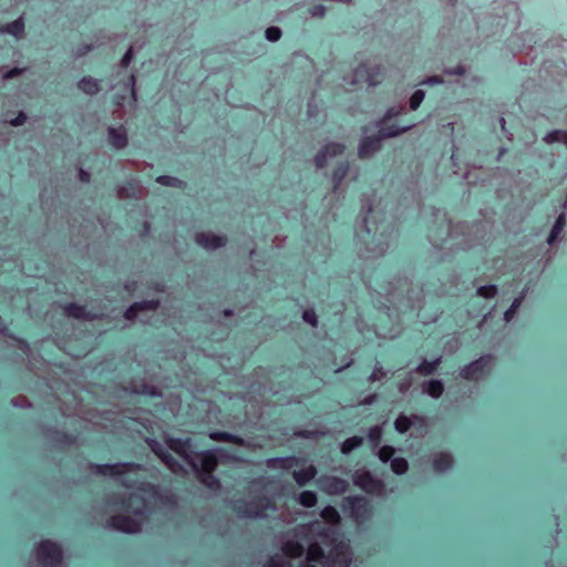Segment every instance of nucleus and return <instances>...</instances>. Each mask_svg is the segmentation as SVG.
Returning <instances> with one entry per match:
<instances>
[{
    "mask_svg": "<svg viewBox=\"0 0 567 567\" xmlns=\"http://www.w3.org/2000/svg\"><path fill=\"white\" fill-rule=\"evenodd\" d=\"M145 506V499L140 492H132L124 495L121 508L132 513L134 516L115 515L110 519L111 526L121 532L137 533L141 529Z\"/></svg>",
    "mask_w": 567,
    "mask_h": 567,
    "instance_id": "1",
    "label": "nucleus"
},
{
    "mask_svg": "<svg viewBox=\"0 0 567 567\" xmlns=\"http://www.w3.org/2000/svg\"><path fill=\"white\" fill-rule=\"evenodd\" d=\"M37 561L42 567H58L62 563L61 547L51 540H42L34 548Z\"/></svg>",
    "mask_w": 567,
    "mask_h": 567,
    "instance_id": "2",
    "label": "nucleus"
},
{
    "mask_svg": "<svg viewBox=\"0 0 567 567\" xmlns=\"http://www.w3.org/2000/svg\"><path fill=\"white\" fill-rule=\"evenodd\" d=\"M491 368L492 359L489 357H482L465 365L460 374L466 380H480L491 371Z\"/></svg>",
    "mask_w": 567,
    "mask_h": 567,
    "instance_id": "3",
    "label": "nucleus"
},
{
    "mask_svg": "<svg viewBox=\"0 0 567 567\" xmlns=\"http://www.w3.org/2000/svg\"><path fill=\"white\" fill-rule=\"evenodd\" d=\"M353 78L354 82L358 84L367 83L369 85H375L383 79V75L377 65L363 63L354 70Z\"/></svg>",
    "mask_w": 567,
    "mask_h": 567,
    "instance_id": "4",
    "label": "nucleus"
},
{
    "mask_svg": "<svg viewBox=\"0 0 567 567\" xmlns=\"http://www.w3.org/2000/svg\"><path fill=\"white\" fill-rule=\"evenodd\" d=\"M354 485L363 491L372 494H378L382 491V483L379 478L373 476L369 471L358 470L353 475Z\"/></svg>",
    "mask_w": 567,
    "mask_h": 567,
    "instance_id": "5",
    "label": "nucleus"
},
{
    "mask_svg": "<svg viewBox=\"0 0 567 567\" xmlns=\"http://www.w3.org/2000/svg\"><path fill=\"white\" fill-rule=\"evenodd\" d=\"M318 484L322 492L329 495H340L346 493L349 487V483L340 477L336 476H321L318 480Z\"/></svg>",
    "mask_w": 567,
    "mask_h": 567,
    "instance_id": "6",
    "label": "nucleus"
},
{
    "mask_svg": "<svg viewBox=\"0 0 567 567\" xmlns=\"http://www.w3.org/2000/svg\"><path fill=\"white\" fill-rule=\"evenodd\" d=\"M275 506L268 498H261L257 503L246 504L244 507L239 506L238 512L244 517H262L268 509H274Z\"/></svg>",
    "mask_w": 567,
    "mask_h": 567,
    "instance_id": "7",
    "label": "nucleus"
},
{
    "mask_svg": "<svg viewBox=\"0 0 567 567\" xmlns=\"http://www.w3.org/2000/svg\"><path fill=\"white\" fill-rule=\"evenodd\" d=\"M195 241L205 249L214 250L224 247L227 243V237L210 231H203L195 235Z\"/></svg>",
    "mask_w": 567,
    "mask_h": 567,
    "instance_id": "8",
    "label": "nucleus"
},
{
    "mask_svg": "<svg viewBox=\"0 0 567 567\" xmlns=\"http://www.w3.org/2000/svg\"><path fill=\"white\" fill-rule=\"evenodd\" d=\"M344 152V146L340 143H328L316 155L315 163L317 167L322 168L327 165L328 159L341 155Z\"/></svg>",
    "mask_w": 567,
    "mask_h": 567,
    "instance_id": "9",
    "label": "nucleus"
},
{
    "mask_svg": "<svg viewBox=\"0 0 567 567\" xmlns=\"http://www.w3.org/2000/svg\"><path fill=\"white\" fill-rule=\"evenodd\" d=\"M197 463H199V467L202 470V474L213 473L217 466V456L213 451L202 452L195 455L192 461V465L196 468Z\"/></svg>",
    "mask_w": 567,
    "mask_h": 567,
    "instance_id": "10",
    "label": "nucleus"
},
{
    "mask_svg": "<svg viewBox=\"0 0 567 567\" xmlns=\"http://www.w3.org/2000/svg\"><path fill=\"white\" fill-rule=\"evenodd\" d=\"M109 134V143L116 150H123L126 147L128 140H127V132L125 127H109L107 128Z\"/></svg>",
    "mask_w": 567,
    "mask_h": 567,
    "instance_id": "11",
    "label": "nucleus"
},
{
    "mask_svg": "<svg viewBox=\"0 0 567 567\" xmlns=\"http://www.w3.org/2000/svg\"><path fill=\"white\" fill-rule=\"evenodd\" d=\"M395 430L399 433H405L411 430V433L413 434L415 431H417L422 425V420L417 416L408 417L404 415L399 416L395 420Z\"/></svg>",
    "mask_w": 567,
    "mask_h": 567,
    "instance_id": "12",
    "label": "nucleus"
},
{
    "mask_svg": "<svg viewBox=\"0 0 567 567\" xmlns=\"http://www.w3.org/2000/svg\"><path fill=\"white\" fill-rule=\"evenodd\" d=\"M136 466L134 464L96 465V473L107 476L125 474Z\"/></svg>",
    "mask_w": 567,
    "mask_h": 567,
    "instance_id": "13",
    "label": "nucleus"
},
{
    "mask_svg": "<svg viewBox=\"0 0 567 567\" xmlns=\"http://www.w3.org/2000/svg\"><path fill=\"white\" fill-rule=\"evenodd\" d=\"M381 138L379 137H365L359 148V156L365 158L371 156L374 152L380 150Z\"/></svg>",
    "mask_w": 567,
    "mask_h": 567,
    "instance_id": "14",
    "label": "nucleus"
},
{
    "mask_svg": "<svg viewBox=\"0 0 567 567\" xmlns=\"http://www.w3.org/2000/svg\"><path fill=\"white\" fill-rule=\"evenodd\" d=\"M158 307V302L151 300V301H143V302H135L133 303L125 312V318L127 320H134L138 312L145 311V310H155Z\"/></svg>",
    "mask_w": 567,
    "mask_h": 567,
    "instance_id": "15",
    "label": "nucleus"
},
{
    "mask_svg": "<svg viewBox=\"0 0 567 567\" xmlns=\"http://www.w3.org/2000/svg\"><path fill=\"white\" fill-rule=\"evenodd\" d=\"M317 468L315 465H308L301 470L293 471L292 476L299 486L306 485L308 482L313 480L317 475Z\"/></svg>",
    "mask_w": 567,
    "mask_h": 567,
    "instance_id": "16",
    "label": "nucleus"
},
{
    "mask_svg": "<svg viewBox=\"0 0 567 567\" xmlns=\"http://www.w3.org/2000/svg\"><path fill=\"white\" fill-rule=\"evenodd\" d=\"M64 313L68 317H72L81 320H94L95 316L91 315L85 310L83 306L76 303H70L63 308Z\"/></svg>",
    "mask_w": 567,
    "mask_h": 567,
    "instance_id": "17",
    "label": "nucleus"
},
{
    "mask_svg": "<svg viewBox=\"0 0 567 567\" xmlns=\"http://www.w3.org/2000/svg\"><path fill=\"white\" fill-rule=\"evenodd\" d=\"M0 33L1 34H6V33H9V34H12L14 35L16 38H23L24 35V22H23V18H19L17 20H14L13 22H10V23H7V24H1L0 25Z\"/></svg>",
    "mask_w": 567,
    "mask_h": 567,
    "instance_id": "18",
    "label": "nucleus"
},
{
    "mask_svg": "<svg viewBox=\"0 0 567 567\" xmlns=\"http://www.w3.org/2000/svg\"><path fill=\"white\" fill-rule=\"evenodd\" d=\"M422 392L433 399H439L444 392V384L441 380H429L422 384Z\"/></svg>",
    "mask_w": 567,
    "mask_h": 567,
    "instance_id": "19",
    "label": "nucleus"
},
{
    "mask_svg": "<svg viewBox=\"0 0 567 567\" xmlns=\"http://www.w3.org/2000/svg\"><path fill=\"white\" fill-rule=\"evenodd\" d=\"M78 87L87 95H95L101 90L99 81L92 76L81 79L78 83Z\"/></svg>",
    "mask_w": 567,
    "mask_h": 567,
    "instance_id": "20",
    "label": "nucleus"
},
{
    "mask_svg": "<svg viewBox=\"0 0 567 567\" xmlns=\"http://www.w3.org/2000/svg\"><path fill=\"white\" fill-rule=\"evenodd\" d=\"M453 463L452 456L449 453H436L432 457V465L434 471L444 472L451 467Z\"/></svg>",
    "mask_w": 567,
    "mask_h": 567,
    "instance_id": "21",
    "label": "nucleus"
},
{
    "mask_svg": "<svg viewBox=\"0 0 567 567\" xmlns=\"http://www.w3.org/2000/svg\"><path fill=\"white\" fill-rule=\"evenodd\" d=\"M209 437L216 442H227V443L236 444L238 446L247 445L246 442L241 437L229 434L227 432H212L209 434Z\"/></svg>",
    "mask_w": 567,
    "mask_h": 567,
    "instance_id": "22",
    "label": "nucleus"
},
{
    "mask_svg": "<svg viewBox=\"0 0 567 567\" xmlns=\"http://www.w3.org/2000/svg\"><path fill=\"white\" fill-rule=\"evenodd\" d=\"M282 553L291 558L299 557L303 554V544L298 540H287L282 545Z\"/></svg>",
    "mask_w": 567,
    "mask_h": 567,
    "instance_id": "23",
    "label": "nucleus"
},
{
    "mask_svg": "<svg viewBox=\"0 0 567 567\" xmlns=\"http://www.w3.org/2000/svg\"><path fill=\"white\" fill-rule=\"evenodd\" d=\"M363 444V437L361 436H352V437H349L342 444H341V452L343 454H349L351 453L353 450L360 447L361 445Z\"/></svg>",
    "mask_w": 567,
    "mask_h": 567,
    "instance_id": "24",
    "label": "nucleus"
},
{
    "mask_svg": "<svg viewBox=\"0 0 567 567\" xmlns=\"http://www.w3.org/2000/svg\"><path fill=\"white\" fill-rule=\"evenodd\" d=\"M564 226H565V217H564L563 215H560V216L556 219V221H555V224H554V226H553V228H551V230H550V234H549V236H548V238H547V243H548L549 245H551V244H554V243H555V240L557 239V237H558V236L560 235V233L563 231Z\"/></svg>",
    "mask_w": 567,
    "mask_h": 567,
    "instance_id": "25",
    "label": "nucleus"
},
{
    "mask_svg": "<svg viewBox=\"0 0 567 567\" xmlns=\"http://www.w3.org/2000/svg\"><path fill=\"white\" fill-rule=\"evenodd\" d=\"M156 182L163 186L177 187V188H184L186 185L185 182H183L182 179H179L177 177H173V176H167V175L158 176L156 178Z\"/></svg>",
    "mask_w": 567,
    "mask_h": 567,
    "instance_id": "26",
    "label": "nucleus"
},
{
    "mask_svg": "<svg viewBox=\"0 0 567 567\" xmlns=\"http://www.w3.org/2000/svg\"><path fill=\"white\" fill-rule=\"evenodd\" d=\"M298 503L303 507H313L317 504V495L315 492L305 491L299 494Z\"/></svg>",
    "mask_w": 567,
    "mask_h": 567,
    "instance_id": "27",
    "label": "nucleus"
},
{
    "mask_svg": "<svg viewBox=\"0 0 567 567\" xmlns=\"http://www.w3.org/2000/svg\"><path fill=\"white\" fill-rule=\"evenodd\" d=\"M544 141L547 144L556 142L564 143L567 145V131H553L545 135Z\"/></svg>",
    "mask_w": 567,
    "mask_h": 567,
    "instance_id": "28",
    "label": "nucleus"
},
{
    "mask_svg": "<svg viewBox=\"0 0 567 567\" xmlns=\"http://www.w3.org/2000/svg\"><path fill=\"white\" fill-rule=\"evenodd\" d=\"M523 299L524 297L519 296L513 300L511 307L504 312L505 322H511L515 318L519 307L522 306Z\"/></svg>",
    "mask_w": 567,
    "mask_h": 567,
    "instance_id": "29",
    "label": "nucleus"
},
{
    "mask_svg": "<svg viewBox=\"0 0 567 567\" xmlns=\"http://www.w3.org/2000/svg\"><path fill=\"white\" fill-rule=\"evenodd\" d=\"M27 69L23 68H13L11 70H7L6 68H0V78L2 81H9L11 79L18 78L25 72Z\"/></svg>",
    "mask_w": 567,
    "mask_h": 567,
    "instance_id": "30",
    "label": "nucleus"
},
{
    "mask_svg": "<svg viewBox=\"0 0 567 567\" xmlns=\"http://www.w3.org/2000/svg\"><path fill=\"white\" fill-rule=\"evenodd\" d=\"M439 364H440V359H435L433 361H423L417 367V372L423 374V375L432 374L436 370Z\"/></svg>",
    "mask_w": 567,
    "mask_h": 567,
    "instance_id": "31",
    "label": "nucleus"
},
{
    "mask_svg": "<svg viewBox=\"0 0 567 567\" xmlns=\"http://www.w3.org/2000/svg\"><path fill=\"white\" fill-rule=\"evenodd\" d=\"M297 463V460L295 457L289 458H272L267 461V465L269 467H276L280 466L284 468H290Z\"/></svg>",
    "mask_w": 567,
    "mask_h": 567,
    "instance_id": "32",
    "label": "nucleus"
},
{
    "mask_svg": "<svg viewBox=\"0 0 567 567\" xmlns=\"http://www.w3.org/2000/svg\"><path fill=\"white\" fill-rule=\"evenodd\" d=\"M321 517L330 524H336L340 519L339 513L332 506L324 507L321 512Z\"/></svg>",
    "mask_w": 567,
    "mask_h": 567,
    "instance_id": "33",
    "label": "nucleus"
},
{
    "mask_svg": "<svg viewBox=\"0 0 567 567\" xmlns=\"http://www.w3.org/2000/svg\"><path fill=\"white\" fill-rule=\"evenodd\" d=\"M476 295L484 299H492L497 295V286H495V285L481 286L477 288Z\"/></svg>",
    "mask_w": 567,
    "mask_h": 567,
    "instance_id": "34",
    "label": "nucleus"
},
{
    "mask_svg": "<svg viewBox=\"0 0 567 567\" xmlns=\"http://www.w3.org/2000/svg\"><path fill=\"white\" fill-rule=\"evenodd\" d=\"M305 543L309 546L307 551L308 561H315L322 557V550L318 544H309L308 539H305Z\"/></svg>",
    "mask_w": 567,
    "mask_h": 567,
    "instance_id": "35",
    "label": "nucleus"
},
{
    "mask_svg": "<svg viewBox=\"0 0 567 567\" xmlns=\"http://www.w3.org/2000/svg\"><path fill=\"white\" fill-rule=\"evenodd\" d=\"M408 467V462L404 458H392V473L404 474Z\"/></svg>",
    "mask_w": 567,
    "mask_h": 567,
    "instance_id": "36",
    "label": "nucleus"
},
{
    "mask_svg": "<svg viewBox=\"0 0 567 567\" xmlns=\"http://www.w3.org/2000/svg\"><path fill=\"white\" fill-rule=\"evenodd\" d=\"M424 97H425V92L422 90H416L410 99V107L412 110H416L423 102Z\"/></svg>",
    "mask_w": 567,
    "mask_h": 567,
    "instance_id": "37",
    "label": "nucleus"
},
{
    "mask_svg": "<svg viewBox=\"0 0 567 567\" xmlns=\"http://www.w3.org/2000/svg\"><path fill=\"white\" fill-rule=\"evenodd\" d=\"M338 559L333 561L336 567H348L350 564V555L347 550L341 549L340 553H338Z\"/></svg>",
    "mask_w": 567,
    "mask_h": 567,
    "instance_id": "38",
    "label": "nucleus"
},
{
    "mask_svg": "<svg viewBox=\"0 0 567 567\" xmlns=\"http://www.w3.org/2000/svg\"><path fill=\"white\" fill-rule=\"evenodd\" d=\"M200 481L212 489H216L219 486L218 481L212 475V473L202 474Z\"/></svg>",
    "mask_w": 567,
    "mask_h": 567,
    "instance_id": "39",
    "label": "nucleus"
},
{
    "mask_svg": "<svg viewBox=\"0 0 567 567\" xmlns=\"http://www.w3.org/2000/svg\"><path fill=\"white\" fill-rule=\"evenodd\" d=\"M281 37V30L278 27H269L266 30V38L271 42H276Z\"/></svg>",
    "mask_w": 567,
    "mask_h": 567,
    "instance_id": "40",
    "label": "nucleus"
},
{
    "mask_svg": "<svg viewBox=\"0 0 567 567\" xmlns=\"http://www.w3.org/2000/svg\"><path fill=\"white\" fill-rule=\"evenodd\" d=\"M348 172L347 167L340 166L333 173L334 187L337 188L342 179L346 177Z\"/></svg>",
    "mask_w": 567,
    "mask_h": 567,
    "instance_id": "41",
    "label": "nucleus"
},
{
    "mask_svg": "<svg viewBox=\"0 0 567 567\" xmlns=\"http://www.w3.org/2000/svg\"><path fill=\"white\" fill-rule=\"evenodd\" d=\"M382 436V430L379 426H374L369 432V439L373 443L374 446H377L380 442V439Z\"/></svg>",
    "mask_w": 567,
    "mask_h": 567,
    "instance_id": "42",
    "label": "nucleus"
},
{
    "mask_svg": "<svg viewBox=\"0 0 567 567\" xmlns=\"http://www.w3.org/2000/svg\"><path fill=\"white\" fill-rule=\"evenodd\" d=\"M168 445H169V447L172 450H174L178 454L185 455V453H186V445L182 441L171 440Z\"/></svg>",
    "mask_w": 567,
    "mask_h": 567,
    "instance_id": "43",
    "label": "nucleus"
},
{
    "mask_svg": "<svg viewBox=\"0 0 567 567\" xmlns=\"http://www.w3.org/2000/svg\"><path fill=\"white\" fill-rule=\"evenodd\" d=\"M302 318L307 323L311 324L312 327H317L318 319L313 310H306L302 315Z\"/></svg>",
    "mask_w": 567,
    "mask_h": 567,
    "instance_id": "44",
    "label": "nucleus"
},
{
    "mask_svg": "<svg viewBox=\"0 0 567 567\" xmlns=\"http://www.w3.org/2000/svg\"><path fill=\"white\" fill-rule=\"evenodd\" d=\"M265 567H286V564L281 556H275L269 559Z\"/></svg>",
    "mask_w": 567,
    "mask_h": 567,
    "instance_id": "45",
    "label": "nucleus"
},
{
    "mask_svg": "<svg viewBox=\"0 0 567 567\" xmlns=\"http://www.w3.org/2000/svg\"><path fill=\"white\" fill-rule=\"evenodd\" d=\"M25 121H27V115L24 114V112H20L16 118L10 121V124L12 126H20V125L24 124Z\"/></svg>",
    "mask_w": 567,
    "mask_h": 567,
    "instance_id": "46",
    "label": "nucleus"
},
{
    "mask_svg": "<svg viewBox=\"0 0 567 567\" xmlns=\"http://www.w3.org/2000/svg\"><path fill=\"white\" fill-rule=\"evenodd\" d=\"M132 59H133V49L130 48L127 50V52L124 54V56L122 58L121 65L124 68L127 66L131 63Z\"/></svg>",
    "mask_w": 567,
    "mask_h": 567,
    "instance_id": "47",
    "label": "nucleus"
},
{
    "mask_svg": "<svg viewBox=\"0 0 567 567\" xmlns=\"http://www.w3.org/2000/svg\"><path fill=\"white\" fill-rule=\"evenodd\" d=\"M443 83V79L440 76H430L422 82L425 85H439Z\"/></svg>",
    "mask_w": 567,
    "mask_h": 567,
    "instance_id": "48",
    "label": "nucleus"
},
{
    "mask_svg": "<svg viewBox=\"0 0 567 567\" xmlns=\"http://www.w3.org/2000/svg\"><path fill=\"white\" fill-rule=\"evenodd\" d=\"M379 457L383 462H388L390 460V446H383L379 451Z\"/></svg>",
    "mask_w": 567,
    "mask_h": 567,
    "instance_id": "49",
    "label": "nucleus"
},
{
    "mask_svg": "<svg viewBox=\"0 0 567 567\" xmlns=\"http://www.w3.org/2000/svg\"><path fill=\"white\" fill-rule=\"evenodd\" d=\"M163 460L173 472L178 471L179 465L176 462H174L171 456H164Z\"/></svg>",
    "mask_w": 567,
    "mask_h": 567,
    "instance_id": "50",
    "label": "nucleus"
},
{
    "mask_svg": "<svg viewBox=\"0 0 567 567\" xmlns=\"http://www.w3.org/2000/svg\"><path fill=\"white\" fill-rule=\"evenodd\" d=\"M163 460L173 472L178 471L179 465L176 462H174L171 456H164Z\"/></svg>",
    "mask_w": 567,
    "mask_h": 567,
    "instance_id": "51",
    "label": "nucleus"
},
{
    "mask_svg": "<svg viewBox=\"0 0 567 567\" xmlns=\"http://www.w3.org/2000/svg\"><path fill=\"white\" fill-rule=\"evenodd\" d=\"M163 460L173 472L178 471L179 465L176 462H174L171 456H164Z\"/></svg>",
    "mask_w": 567,
    "mask_h": 567,
    "instance_id": "52",
    "label": "nucleus"
},
{
    "mask_svg": "<svg viewBox=\"0 0 567 567\" xmlns=\"http://www.w3.org/2000/svg\"><path fill=\"white\" fill-rule=\"evenodd\" d=\"M310 527L308 526H301L297 529V536L300 537L302 540L309 535Z\"/></svg>",
    "mask_w": 567,
    "mask_h": 567,
    "instance_id": "53",
    "label": "nucleus"
},
{
    "mask_svg": "<svg viewBox=\"0 0 567 567\" xmlns=\"http://www.w3.org/2000/svg\"><path fill=\"white\" fill-rule=\"evenodd\" d=\"M79 178H80V181H81V182H83V183H87V182L90 181V174H89V173H86V172H85V171H83V169H80V172H79Z\"/></svg>",
    "mask_w": 567,
    "mask_h": 567,
    "instance_id": "54",
    "label": "nucleus"
},
{
    "mask_svg": "<svg viewBox=\"0 0 567 567\" xmlns=\"http://www.w3.org/2000/svg\"><path fill=\"white\" fill-rule=\"evenodd\" d=\"M324 14V8L322 6L316 7L313 16L322 17Z\"/></svg>",
    "mask_w": 567,
    "mask_h": 567,
    "instance_id": "55",
    "label": "nucleus"
},
{
    "mask_svg": "<svg viewBox=\"0 0 567 567\" xmlns=\"http://www.w3.org/2000/svg\"><path fill=\"white\" fill-rule=\"evenodd\" d=\"M224 315H225L226 317H231V316H233V311H231V310H225V311H224Z\"/></svg>",
    "mask_w": 567,
    "mask_h": 567,
    "instance_id": "56",
    "label": "nucleus"
},
{
    "mask_svg": "<svg viewBox=\"0 0 567 567\" xmlns=\"http://www.w3.org/2000/svg\"><path fill=\"white\" fill-rule=\"evenodd\" d=\"M118 197H123L122 189L118 190Z\"/></svg>",
    "mask_w": 567,
    "mask_h": 567,
    "instance_id": "57",
    "label": "nucleus"
},
{
    "mask_svg": "<svg viewBox=\"0 0 567 567\" xmlns=\"http://www.w3.org/2000/svg\"><path fill=\"white\" fill-rule=\"evenodd\" d=\"M302 567H313V566H312V565H310V564H306V565H305V566H302Z\"/></svg>",
    "mask_w": 567,
    "mask_h": 567,
    "instance_id": "58",
    "label": "nucleus"
}]
</instances>
